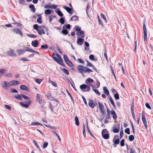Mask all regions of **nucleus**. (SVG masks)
Returning <instances> with one entry per match:
<instances>
[{
	"label": "nucleus",
	"instance_id": "obj_1",
	"mask_svg": "<svg viewBox=\"0 0 153 153\" xmlns=\"http://www.w3.org/2000/svg\"><path fill=\"white\" fill-rule=\"evenodd\" d=\"M77 69L79 72L81 73L82 76H83L84 73L93 72V71L90 68L85 66H83L81 65H79L77 66Z\"/></svg>",
	"mask_w": 153,
	"mask_h": 153
},
{
	"label": "nucleus",
	"instance_id": "obj_2",
	"mask_svg": "<svg viewBox=\"0 0 153 153\" xmlns=\"http://www.w3.org/2000/svg\"><path fill=\"white\" fill-rule=\"evenodd\" d=\"M90 87H92L93 90L95 89L94 86L90 84L89 85L83 84L80 86V88L83 92H88L90 91L91 89Z\"/></svg>",
	"mask_w": 153,
	"mask_h": 153
},
{
	"label": "nucleus",
	"instance_id": "obj_3",
	"mask_svg": "<svg viewBox=\"0 0 153 153\" xmlns=\"http://www.w3.org/2000/svg\"><path fill=\"white\" fill-rule=\"evenodd\" d=\"M101 134L102 137L104 139H108L109 138V133L106 129L105 128L102 130Z\"/></svg>",
	"mask_w": 153,
	"mask_h": 153
},
{
	"label": "nucleus",
	"instance_id": "obj_4",
	"mask_svg": "<svg viewBox=\"0 0 153 153\" xmlns=\"http://www.w3.org/2000/svg\"><path fill=\"white\" fill-rule=\"evenodd\" d=\"M51 57H52V59L56 62L58 63L60 65L62 66H65V65L64 64L63 62V60L62 59V60H61V59H58L57 58H56V57L52 55Z\"/></svg>",
	"mask_w": 153,
	"mask_h": 153
},
{
	"label": "nucleus",
	"instance_id": "obj_5",
	"mask_svg": "<svg viewBox=\"0 0 153 153\" xmlns=\"http://www.w3.org/2000/svg\"><path fill=\"white\" fill-rule=\"evenodd\" d=\"M143 34H144V41H146L147 40V30L146 27L144 22L143 25Z\"/></svg>",
	"mask_w": 153,
	"mask_h": 153
},
{
	"label": "nucleus",
	"instance_id": "obj_6",
	"mask_svg": "<svg viewBox=\"0 0 153 153\" xmlns=\"http://www.w3.org/2000/svg\"><path fill=\"white\" fill-rule=\"evenodd\" d=\"M120 124H115L113 127V131L114 133L118 132L120 130Z\"/></svg>",
	"mask_w": 153,
	"mask_h": 153
},
{
	"label": "nucleus",
	"instance_id": "obj_7",
	"mask_svg": "<svg viewBox=\"0 0 153 153\" xmlns=\"http://www.w3.org/2000/svg\"><path fill=\"white\" fill-rule=\"evenodd\" d=\"M13 31L17 34H19L22 37L23 36V33L21 30L18 28L13 29Z\"/></svg>",
	"mask_w": 153,
	"mask_h": 153
},
{
	"label": "nucleus",
	"instance_id": "obj_8",
	"mask_svg": "<svg viewBox=\"0 0 153 153\" xmlns=\"http://www.w3.org/2000/svg\"><path fill=\"white\" fill-rule=\"evenodd\" d=\"M36 100L39 104H42L44 101L43 100L41 97V95L39 94H37L36 96Z\"/></svg>",
	"mask_w": 153,
	"mask_h": 153
},
{
	"label": "nucleus",
	"instance_id": "obj_9",
	"mask_svg": "<svg viewBox=\"0 0 153 153\" xmlns=\"http://www.w3.org/2000/svg\"><path fill=\"white\" fill-rule=\"evenodd\" d=\"M10 84L9 82L8 83L7 81H4L2 85V87L7 90V88H9L10 86Z\"/></svg>",
	"mask_w": 153,
	"mask_h": 153
},
{
	"label": "nucleus",
	"instance_id": "obj_10",
	"mask_svg": "<svg viewBox=\"0 0 153 153\" xmlns=\"http://www.w3.org/2000/svg\"><path fill=\"white\" fill-rule=\"evenodd\" d=\"M63 8L65 9L70 14H71L73 13V10L71 8L66 7L65 6H63Z\"/></svg>",
	"mask_w": 153,
	"mask_h": 153
},
{
	"label": "nucleus",
	"instance_id": "obj_11",
	"mask_svg": "<svg viewBox=\"0 0 153 153\" xmlns=\"http://www.w3.org/2000/svg\"><path fill=\"white\" fill-rule=\"evenodd\" d=\"M88 105L89 106L92 108H94L95 106V103L94 102V101L92 99H90L89 100Z\"/></svg>",
	"mask_w": 153,
	"mask_h": 153
},
{
	"label": "nucleus",
	"instance_id": "obj_12",
	"mask_svg": "<svg viewBox=\"0 0 153 153\" xmlns=\"http://www.w3.org/2000/svg\"><path fill=\"white\" fill-rule=\"evenodd\" d=\"M31 103L30 101H28L26 102V104H23L22 102H20V103L22 106L27 108L30 105Z\"/></svg>",
	"mask_w": 153,
	"mask_h": 153
},
{
	"label": "nucleus",
	"instance_id": "obj_13",
	"mask_svg": "<svg viewBox=\"0 0 153 153\" xmlns=\"http://www.w3.org/2000/svg\"><path fill=\"white\" fill-rule=\"evenodd\" d=\"M20 83V82L19 81L14 80L11 81L9 82L10 86L16 85Z\"/></svg>",
	"mask_w": 153,
	"mask_h": 153
},
{
	"label": "nucleus",
	"instance_id": "obj_14",
	"mask_svg": "<svg viewBox=\"0 0 153 153\" xmlns=\"http://www.w3.org/2000/svg\"><path fill=\"white\" fill-rule=\"evenodd\" d=\"M93 82V79L90 78H89L86 79L85 81V83L86 84V85H89L90 84H91Z\"/></svg>",
	"mask_w": 153,
	"mask_h": 153
},
{
	"label": "nucleus",
	"instance_id": "obj_15",
	"mask_svg": "<svg viewBox=\"0 0 153 153\" xmlns=\"http://www.w3.org/2000/svg\"><path fill=\"white\" fill-rule=\"evenodd\" d=\"M84 40V39L82 38H79L78 39L77 41V44L80 45H82L83 43Z\"/></svg>",
	"mask_w": 153,
	"mask_h": 153
},
{
	"label": "nucleus",
	"instance_id": "obj_16",
	"mask_svg": "<svg viewBox=\"0 0 153 153\" xmlns=\"http://www.w3.org/2000/svg\"><path fill=\"white\" fill-rule=\"evenodd\" d=\"M32 45L34 47H36L39 45V42L38 40H35L31 42Z\"/></svg>",
	"mask_w": 153,
	"mask_h": 153
},
{
	"label": "nucleus",
	"instance_id": "obj_17",
	"mask_svg": "<svg viewBox=\"0 0 153 153\" xmlns=\"http://www.w3.org/2000/svg\"><path fill=\"white\" fill-rule=\"evenodd\" d=\"M111 114L113 116V118L114 120H115L117 118V115L115 112L114 110H111Z\"/></svg>",
	"mask_w": 153,
	"mask_h": 153
},
{
	"label": "nucleus",
	"instance_id": "obj_18",
	"mask_svg": "<svg viewBox=\"0 0 153 153\" xmlns=\"http://www.w3.org/2000/svg\"><path fill=\"white\" fill-rule=\"evenodd\" d=\"M108 98L110 102L111 103V104H112L113 107H114V108H116V106L113 99L110 96H109Z\"/></svg>",
	"mask_w": 153,
	"mask_h": 153
},
{
	"label": "nucleus",
	"instance_id": "obj_19",
	"mask_svg": "<svg viewBox=\"0 0 153 153\" xmlns=\"http://www.w3.org/2000/svg\"><path fill=\"white\" fill-rule=\"evenodd\" d=\"M103 90L104 92L106 94V95H109V91L108 89L106 87H103Z\"/></svg>",
	"mask_w": 153,
	"mask_h": 153
},
{
	"label": "nucleus",
	"instance_id": "obj_20",
	"mask_svg": "<svg viewBox=\"0 0 153 153\" xmlns=\"http://www.w3.org/2000/svg\"><path fill=\"white\" fill-rule=\"evenodd\" d=\"M89 59L92 60L94 61H97V58L96 57L95 58H94V56L93 54H91L89 56Z\"/></svg>",
	"mask_w": 153,
	"mask_h": 153
},
{
	"label": "nucleus",
	"instance_id": "obj_21",
	"mask_svg": "<svg viewBox=\"0 0 153 153\" xmlns=\"http://www.w3.org/2000/svg\"><path fill=\"white\" fill-rule=\"evenodd\" d=\"M7 54L10 56H14L16 55V54L13 50H11L8 51L7 52Z\"/></svg>",
	"mask_w": 153,
	"mask_h": 153
},
{
	"label": "nucleus",
	"instance_id": "obj_22",
	"mask_svg": "<svg viewBox=\"0 0 153 153\" xmlns=\"http://www.w3.org/2000/svg\"><path fill=\"white\" fill-rule=\"evenodd\" d=\"M29 8L31 9V11L32 12H34L36 11V9L35 8L33 4H30L29 5Z\"/></svg>",
	"mask_w": 153,
	"mask_h": 153
},
{
	"label": "nucleus",
	"instance_id": "obj_23",
	"mask_svg": "<svg viewBox=\"0 0 153 153\" xmlns=\"http://www.w3.org/2000/svg\"><path fill=\"white\" fill-rule=\"evenodd\" d=\"M14 97L16 99L22 100V95L19 94H17L16 95L14 96Z\"/></svg>",
	"mask_w": 153,
	"mask_h": 153
},
{
	"label": "nucleus",
	"instance_id": "obj_24",
	"mask_svg": "<svg viewBox=\"0 0 153 153\" xmlns=\"http://www.w3.org/2000/svg\"><path fill=\"white\" fill-rule=\"evenodd\" d=\"M17 52L20 55L23 54L25 52V51L24 49H19L17 50Z\"/></svg>",
	"mask_w": 153,
	"mask_h": 153
},
{
	"label": "nucleus",
	"instance_id": "obj_25",
	"mask_svg": "<svg viewBox=\"0 0 153 153\" xmlns=\"http://www.w3.org/2000/svg\"><path fill=\"white\" fill-rule=\"evenodd\" d=\"M20 88L21 90L27 91L28 90V88L24 85H22L20 87Z\"/></svg>",
	"mask_w": 153,
	"mask_h": 153
},
{
	"label": "nucleus",
	"instance_id": "obj_26",
	"mask_svg": "<svg viewBox=\"0 0 153 153\" xmlns=\"http://www.w3.org/2000/svg\"><path fill=\"white\" fill-rule=\"evenodd\" d=\"M71 28V25H70L68 24H65L63 26V29H70Z\"/></svg>",
	"mask_w": 153,
	"mask_h": 153
},
{
	"label": "nucleus",
	"instance_id": "obj_27",
	"mask_svg": "<svg viewBox=\"0 0 153 153\" xmlns=\"http://www.w3.org/2000/svg\"><path fill=\"white\" fill-rule=\"evenodd\" d=\"M58 9H57L55 11V12L57 13L60 16L62 17L63 16V14L61 11Z\"/></svg>",
	"mask_w": 153,
	"mask_h": 153
},
{
	"label": "nucleus",
	"instance_id": "obj_28",
	"mask_svg": "<svg viewBox=\"0 0 153 153\" xmlns=\"http://www.w3.org/2000/svg\"><path fill=\"white\" fill-rule=\"evenodd\" d=\"M78 17L77 16L74 15L72 16L71 18V21H76L78 19Z\"/></svg>",
	"mask_w": 153,
	"mask_h": 153
},
{
	"label": "nucleus",
	"instance_id": "obj_29",
	"mask_svg": "<svg viewBox=\"0 0 153 153\" xmlns=\"http://www.w3.org/2000/svg\"><path fill=\"white\" fill-rule=\"evenodd\" d=\"M85 50H89V44L88 42H85Z\"/></svg>",
	"mask_w": 153,
	"mask_h": 153
},
{
	"label": "nucleus",
	"instance_id": "obj_30",
	"mask_svg": "<svg viewBox=\"0 0 153 153\" xmlns=\"http://www.w3.org/2000/svg\"><path fill=\"white\" fill-rule=\"evenodd\" d=\"M37 32L40 35H42V34H45V32L44 31L43 29H41V30L39 29V30H37Z\"/></svg>",
	"mask_w": 153,
	"mask_h": 153
},
{
	"label": "nucleus",
	"instance_id": "obj_31",
	"mask_svg": "<svg viewBox=\"0 0 153 153\" xmlns=\"http://www.w3.org/2000/svg\"><path fill=\"white\" fill-rule=\"evenodd\" d=\"M84 34V32L83 30H80V31L76 33V35L77 36H81Z\"/></svg>",
	"mask_w": 153,
	"mask_h": 153
},
{
	"label": "nucleus",
	"instance_id": "obj_32",
	"mask_svg": "<svg viewBox=\"0 0 153 153\" xmlns=\"http://www.w3.org/2000/svg\"><path fill=\"white\" fill-rule=\"evenodd\" d=\"M33 142H34V144H35V145L36 147L37 148V149H38L39 150V151L40 152H42V150H41V149H40L39 146L38 145V144L36 142L35 140H33Z\"/></svg>",
	"mask_w": 153,
	"mask_h": 153
},
{
	"label": "nucleus",
	"instance_id": "obj_33",
	"mask_svg": "<svg viewBox=\"0 0 153 153\" xmlns=\"http://www.w3.org/2000/svg\"><path fill=\"white\" fill-rule=\"evenodd\" d=\"M74 120L75 121V124L77 126H79V122L78 117L76 116L75 117Z\"/></svg>",
	"mask_w": 153,
	"mask_h": 153
},
{
	"label": "nucleus",
	"instance_id": "obj_34",
	"mask_svg": "<svg viewBox=\"0 0 153 153\" xmlns=\"http://www.w3.org/2000/svg\"><path fill=\"white\" fill-rule=\"evenodd\" d=\"M66 63L68 66L70 67H72L74 66L73 64L69 60L67 62H66Z\"/></svg>",
	"mask_w": 153,
	"mask_h": 153
},
{
	"label": "nucleus",
	"instance_id": "obj_35",
	"mask_svg": "<svg viewBox=\"0 0 153 153\" xmlns=\"http://www.w3.org/2000/svg\"><path fill=\"white\" fill-rule=\"evenodd\" d=\"M142 120L143 121V123H144L147 122L146 120V118L145 116L143 113L142 114Z\"/></svg>",
	"mask_w": 153,
	"mask_h": 153
},
{
	"label": "nucleus",
	"instance_id": "obj_36",
	"mask_svg": "<svg viewBox=\"0 0 153 153\" xmlns=\"http://www.w3.org/2000/svg\"><path fill=\"white\" fill-rule=\"evenodd\" d=\"M134 137L133 135H130L128 137V139L130 141H132L134 140Z\"/></svg>",
	"mask_w": 153,
	"mask_h": 153
},
{
	"label": "nucleus",
	"instance_id": "obj_37",
	"mask_svg": "<svg viewBox=\"0 0 153 153\" xmlns=\"http://www.w3.org/2000/svg\"><path fill=\"white\" fill-rule=\"evenodd\" d=\"M98 104L100 108V110H103L104 109V107L103 104L99 102H98Z\"/></svg>",
	"mask_w": 153,
	"mask_h": 153
},
{
	"label": "nucleus",
	"instance_id": "obj_38",
	"mask_svg": "<svg viewBox=\"0 0 153 153\" xmlns=\"http://www.w3.org/2000/svg\"><path fill=\"white\" fill-rule=\"evenodd\" d=\"M31 126H37V125H41L43 126V125L40 124V123L38 122H33L31 124Z\"/></svg>",
	"mask_w": 153,
	"mask_h": 153
},
{
	"label": "nucleus",
	"instance_id": "obj_39",
	"mask_svg": "<svg viewBox=\"0 0 153 153\" xmlns=\"http://www.w3.org/2000/svg\"><path fill=\"white\" fill-rule=\"evenodd\" d=\"M6 72V70L4 69H1L0 70V77L2 76L3 74Z\"/></svg>",
	"mask_w": 153,
	"mask_h": 153
},
{
	"label": "nucleus",
	"instance_id": "obj_40",
	"mask_svg": "<svg viewBox=\"0 0 153 153\" xmlns=\"http://www.w3.org/2000/svg\"><path fill=\"white\" fill-rule=\"evenodd\" d=\"M48 82H49V83H51L52 84V85L54 86L55 87H56L57 86L56 83H55V82H53V81L51 80H50V79H49V80Z\"/></svg>",
	"mask_w": 153,
	"mask_h": 153
},
{
	"label": "nucleus",
	"instance_id": "obj_41",
	"mask_svg": "<svg viewBox=\"0 0 153 153\" xmlns=\"http://www.w3.org/2000/svg\"><path fill=\"white\" fill-rule=\"evenodd\" d=\"M22 97L24 98L25 100H27L28 101H30V98L29 97L25 95L22 94Z\"/></svg>",
	"mask_w": 153,
	"mask_h": 153
},
{
	"label": "nucleus",
	"instance_id": "obj_42",
	"mask_svg": "<svg viewBox=\"0 0 153 153\" xmlns=\"http://www.w3.org/2000/svg\"><path fill=\"white\" fill-rule=\"evenodd\" d=\"M38 16H39L40 17L37 19V22L38 23L41 24L42 22V17L40 15H39Z\"/></svg>",
	"mask_w": 153,
	"mask_h": 153
},
{
	"label": "nucleus",
	"instance_id": "obj_43",
	"mask_svg": "<svg viewBox=\"0 0 153 153\" xmlns=\"http://www.w3.org/2000/svg\"><path fill=\"white\" fill-rule=\"evenodd\" d=\"M27 36L33 38H36L37 37V36L36 35H35L33 34H27Z\"/></svg>",
	"mask_w": 153,
	"mask_h": 153
},
{
	"label": "nucleus",
	"instance_id": "obj_44",
	"mask_svg": "<svg viewBox=\"0 0 153 153\" xmlns=\"http://www.w3.org/2000/svg\"><path fill=\"white\" fill-rule=\"evenodd\" d=\"M59 22H60L62 25H63L65 23V20L63 18H60L59 20Z\"/></svg>",
	"mask_w": 153,
	"mask_h": 153
},
{
	"label": "nucleus",
	"instance_id": "obj_45",
	"mask_svg": "<svg viewBox=\"0 0 153 153\" xmlns=\"http://www.w3.org/2000/svg\"><path fill=\"white\" fill-rule=\"evenodd\" d=\"M62 33L64 35H66L68 33V30H67V29H63V30H62Z\"/></svg>",
	"mask_w": 153,
	"mask_h": 153
},
{
	"label": "nucleus",
	"instance_id": "obj_46",
	"mask_svg": "<svg viewBox=\"0 0 153 153\" xmlns=\"http://www.w3.org/2000/svg\"><path fill=\"white\" fill-rule=\"evenodd\" d=\"M48 145V143L47 142L44 143L43 145H42V148L43 149H44L46 148Z\"/></svg>",
	"mask_w": 153,
	"mask_h": 153
},
{
	"label": "nucleus",
	"instance_id": "obj_47",
	"mask_svg": "<svg viewBox=\"0 0 153 153\" xmlns=\"http://www.w3.org/2000/svg\"><path fill=\"white\" fill-rule=\"evenodd\" d=\"M33 28L34 29L36 30L37 32V30H39V26L37 24H35L33 26Z\"/></svg>",
	"mask_w": 153,
	"mask_h": 153
},
{
	"label": "nucleus",
	"instance_id": "obj_48",
	"mask_svg": "<svg viewBox=\"0 0 153 153\" xmlns=\"http://www.w3.org/2000/svg\"><path fill=\"white\" fill-rule=\"evenodd\" d=\"M45 13L47 15H49L51 13V11L49 9H47L45 10Z\"/></svg>",
	"mask_w": 153,
	"mask_h": 153
},
{
	"label": "nucleus",
	"instance_id": "obj_49",
	"mask_svg": "<svg viewBox=\"0 0 153 153\" xmlns=\"http://www.w3.org/2000/svg\"><path fill=\"white\" fill-rule=\"evenodd\" d=\"M35 81L37 83H38L39 84H40L41 82L42 81V80L41 79L37 78L35 79Z\"/></svg>",
	"mask_w": 153,
	"mask_h": 153
},
{
	"label": "nucleus",
	"instance_id": "obj_50",
	"mask_svg": "<svg viewBox=\"0 0 153 153\" xmlns=\"http://www.w3.org/2000/svg\"><path fill=\"white\" fill-rule=\"evenodd\" d=\"M67 91L68 94L69 96V97H70L72 101V102H73V103H74V99L73 98V97H72L71 95V94L68 92V91L67 90Z\"/></svg>",
	"mask_w": 153,
	"mask_h": 153
},
{
	"label": "nucleus",
	"instance_id": "obj_51",
	"mask_svg": "<svg viewBox=\"0 0 153 153\" xmlns=\"http://www.w3.org/2000/svg\"><path fill=\"white\" fill-rule=\"evenodd\" d=\"M61 70L62 71L66 74L68 75L69 74L68 71L65 68L62 69Z\"/></svg>",
	"mask_w": 153,
	"mask_h": 153
},
{
	"label": "nucleus",
	"instance_id": "obj_52",
	"mask_svg": "<svg viewBox=\"0 0 153 153\" xmlns=\"http://www.w3.org/2000/svg\"><path fill=\"white\" fill-rule=\"evenodd\" d=\"M114 139L113 140V142L114 143H115L116 144H118L120 143V140L118 138L116 140L114 141Z\"/></svg>",
	"mask_w": 153,
	"mask_h": 153
},
{
	"label": "nucleus",
	"instance_id": "obj_53",
	"mask_svg": "<svg viewBox=\"0 0 153 153\" xmlns=\"http://www.w3.org/2000/svg\"><path fill=\"white\" fill-rule=\"evenodd\" d=\"M93 91H94L98 95H100V93L99 92L98 90L97 89H93Z\"/></svg>",
	"mask_w": 153,
	"mask_h": 153
},
{
	"label": "nucleus",
	"instance_id": "obj_54",
	"mask_svg": "<svg viewBox=\"0 0 153 153\" xmlns=\"http://www.w3.org/2000/svg\"><path fill=\"white\" fill-rule=\"evenodd\" d=\"M114 96L116 100H118L119 99V94H118V93H115L114 94Z\"/></svg>",
	"mask_w": 153,
	"mask_h": 153
},
{
	"label": "nucleus",
	"instance_id": "obj_55",
	"mask_svg": "<svg viewBox=\"0 0 153 153\" xmlns=\"http://www.w3.org/2000/svg\"><path fill=\"white\" fill-rule=\"evenodd\" d=\"M46 97H47V98L49 99H51V94L50 92H48L47 93L46 95H45Z\"/></svg>",
	"mask_w": 153,
	"mask_h": 153
},
{
	"label": "nucleus",
	"instance_id": "obj_56",
	"mask_svg": "<svg viewBox=\"0 0 153 153\" xmlns=\"http://www.w3.org/2000/svg\"><path fill=\"white\" fill-rule=\"evenodd\" d=\"M71 82L70 80H68V82L70 83L71 86L74 88V89L76 91V90L75 88L74 85V83L73 81L71 79Z\"/></svg>",
	"mask_w": 153,
	"mask_h": 153
},
{
	"label": "nucleus",
	"instance_id": "obj_57",
	"mask_svg": "<svg viewBox=\"0 0 153 153\" xmlns=\"http://www.w3.org/2000/svg\"><path fill=\"white\" fill-rule=\"evenodd\" d=\"M125 140L124 139H122L120 142V145L122 146H123L125 145L124 143Z\"/></svg>",
	"mask_w": 153,
	"mask_h": 153
},
{
	"label": "nucleus",
	"instance_id": "obj_58",
	"mask_svg": "<svg viewBox=\"0 0 153 153\" xmlns=\"http://www.w3.org/2000/svg\"><path fill=\"white\" fill-rule=\"evenodd\" d=\"M134 102H132L131 104V112H134Z\"/></svg>",
	"mask_w": 153,
	"mask_h": 153
},
{
	"label": "nucleus",
	"instance_id": "obj_59",
	"mask_svg": "<svg viewBox=\"0 0 153 153\" xmlns=\"http://www.w3.org/2000/svg\"><path fill=\"white\" fill-rule=\"evenodd\" d=\"M125 132L128 134H130V129L129 128H126L125 130Z\"/></svg>",
	"mask_w": 153,
	"mask_h": 153
},
{
	"label": "nucleus",
	"instance_id": "obj_60",
	"mask_svg": "<svg viewBox=\"0 0 153 153\" xmlns=\"http://www.w3.org/2000/svg\"><path fill=\"white\" fill-rule=\"evenodd\" d=\"M57 5L54 4H53L51 5V9H55L56 8Z\"/></svg>",
	"mask_w": 153,
	"mask_h": 153
},
{
	"label": "nucleus",
	"instance_id": "obj_61",
	"mask_svg": "<svg viewBox=\"0 0 153 153\" xmlns=\"http://www.w3.org/2000/svg\"><path fill=\"white\" fill-rule=\"evenodd\" d=\"M63 58L65 62L69 60L68 59L67 56L65 55H64Z\"/></svg>",
	"mask_w": 153,
	"mask_h": 153
},
{
	"label": "nucleus",
	"instance_id": "obj_62",
	"mask_svg": "<svg viewBox=\"0 0 153 153\" xmlns=\"http://www.w3.org/2000/svg\"><path fill=\"white\" fill-rule=\"evenodd\" d=\"M48 46L46 44L45 45H42L41 46V48L42 49H47L48 48Z\"/></svg>",
	"mask_w": 153,
	"mask_h": 153
},
{
	"label": "nucleus",
	"instance_id": "obj_63",
	"mask_svg": "<svg viewBox=\"0 0 153 153\" xmlns=\"http://www.w3.org/2000/svg\"><path fill=\"white\" fill-rule=\"evenodd\" d=\"M104 55L105 57V58L107 60H108V57L106 53V50L105 48V51L104 53Z\"/></svg>",
	"mask_w": 153,
	"mask_h": 153
},
{
	"label": "nucleus",
	"instance_id": "obj_64",
	"mask_svg": "<svg viewBox=\"0 0 153 153\" xmlns=\"http://www.w3.org/2000/svg\"><path fill=\"white\" fill-rule=\"evenodd\" d=\"M130 151L129 153H135V150L133 147H131L130 148Z\"/></svg>",
	"mask_w": 153,
	"mask_h": 153
}]
</instances>
